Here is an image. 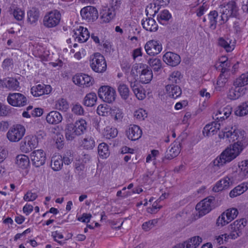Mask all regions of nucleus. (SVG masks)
<instances>
[{"mask_svg":"<svg viewBox=\"0 0 248 248\" xmlns=\"http://www.w3.org/2000/svg\"><path fill=\"white\" fill-rule=\"evenodd\" d=\"M115 16V12L113 7H104L100 11V19L102 23L110 22Z\"/></svg>","mask_w":248,"mask_h":248,"instance_id":"obj_27","label":"nucleus"},{"mask_svg":"<svg viewBox=\"0 0 248 248\" xmlns=\"http://www.w3.org/2000/svg\"><path fill=\"white\" fill-rule=\"evenodd\" d=\"M235 88L230 90L228 97L231 100H235L244 93V88L235 86Z\"/></svg>","mask_w":248,"mask_h":248,"instance_id":"obj_45","label":"nucleus"},{"mask_svg":"<svg viewBox=\"0 0 248 248\" xmlns=\"http://www.w3.org/2000/svg\"><path fill=\"white\" fill-rule=\"evenodd\" d=\"M80 15L82 18L88 22H93L98 17L97 9L91 6L83 8L80 11Z\"/></svg>","mask_w":248,"mask_h":248,"instance_id":"obj_18","label":"nucleus"},{"mask_svg":"<svg viewBox=\"0 0 248 248\" xmlns=\"http://www.w3.org/2000/svg\"><path fill=\"white\" fill-rule=\"evenodd\" d=\"M218 44L223 47L227 52L233 50L235 47V40L230 37H222L218 40Z\"/></svg>","mask_w":248,"mask_h":248,"instance_id":"obj_34","label":"nucleus"},{"mask_svg":"<svg viewBox=\"0 0 248 248\" xmlns=\"http://www.w3.org/2000/svg\"><path fill=\"white\" fill-rule=\"evenodd\" d=\"M25 127L21 124L12 126L6 134V138L11 142H17L22 140L26 133Z\"/></svg>","mask_w":248,"mask_h":248,"instance_id":"obj_5","label":"nucleus"},{"mask_svg":"<svg viewBox=\"0 0 248 248\" xmlns=\"http://www.w3.org/2000/svg\"><path fill=\"white\" fill-rule=\"evenodd\" d=\"M144 49L148 55L154 56L161 52L162 50V46L159 41L153 39L145 43Z\"/></svg>","mask_w":248,"mask_h":248,"instance_id":"obj_14","label":"nucleus"},{"mask_svg":"<svg viewBox=\"0 0 248 248\" xmlns=\"http://www.w3.org/2000/svg\"><path fill=\"white\" fill-rule=\"evenodd\" d=\"M28 21L32 25L36 24L39 17V11L35 8H32L27 13Z\"/></svg>","mask_w":248,"mask_h":248,"instance_id":"obj_41","label":"nucleus"},{"mask_svg":"<svg viewBox=\"0 0 248 248\" xmlns=\"http://www.w3.org/2000/svg\"><path fill=\"white\" fill-rule=\"evenodd\" d=\"M140 81L142 84H148L153 79L152 70L146 64H143L140 74Z\"/></svg>","mask_w":248,"mask_h":248,"instance_id":"obj_26","label":"nucleus"},{"mask_svg":"<svg viewBox=\"0 0 248 248\" xmlns=\"http://www.w3.org/2000/svg\"><path fill=\"white\" fill-rule=\"evenodd\" d=\"M160 7L154 1L153 3L149 4L146 8V14L151 16H155L159 11Z\"/></svg>","mask_w":248,"mask_h":248,"instance_id":"obj_57","label":"nucleus"},{"mask_svg":"<svg viewBox=\"0 0 248 248\" xmlns=\"http://www.w3.org/2000/svg\"><path fill=\"white\" fill-rule=\"evenodd\" d=\"M158 219L155 218L144 222L141 226L142 229L145 232H148L154 228L157 224Z\"/></svg>","mask_w":248,"mask_h":248,"instance_id":"obj_56","label":"nucleus"},{"mask_svg":"<svg viewBox=\"0 0 248 248\" xmlns=\"http://www.w3.org/2000/svg\"><path fill=\"white\" fill-rule=\"evenodd\" d=\"M62 128L60 129V126L58 125L52 129L53 139L55 142V146L58 149H62L64 144V140L62 131Z\"/></svg>","mask_w":248,"mask_h":248,"instance_id":"obj_21","label":"nucleus"},{"mask_svg":"<svg viewBox=\"0 0 248 248\" xmlns=\"http://www.w3.org/2000/svg\"><path fill=\"white\" fill-rule=\"evenodd\" d=\"M231 222V221L223 212L217 219L216 224L217 227L222 228L226 226Z\"/></svg>","mask_w":248,"mask_h":248,"instance_id":"obj_49","label":"nucleus"},{"mask_svg":"<svg viewBox=\"0 0 248 248\" xmlns=\"http://www.w3.org/2000/svg\"><path fill=\"white\" fill-rule=\"evenodd\" d=\"M160 201V200L158 199L154 202L152 204V207L148 208V212L150 214L156 213L162 207V206L159 204Z\"/></svg>","mask_w":248,"mask_h":248,"instance_id":"obj_64","label":"nucleus"},{"mask_svg":"<svg viewBox=\"0 0 248 248\" xmlns=\"http://www.w3.org/2000/svg\"><path fill=\"white\" fill-rule=\"evenodd\" d=\"M117 90L120 96L123 100H126L129 98L130 90L126 84L122 82L118 83Z\"/></svg>","mask_w":248,"mask_h":248,"instance_id":"obj_39","label":"nucleus"},{"mask_svg":"<svg viewBox=\"0 0 248 248\" xmlns=\"http://www.w3.org/2000/svg\"><path fill=\"white\" fill-rule=\"evenodd\" d=\"M228 81L227 78L223 74H221L217 78V81L215 85V89L217 91H221L225 86Z\"/></svg>","mask_w":248,"mask_h":248,"instance_id":"obj_55","label":"nucleus"},{"mask_svg":"<svg viewBox=\"0 0 248 248\" xmlns=\"http://www.w3.org/2000/svg\"><path fill=\"white\" fill-rule=\"evenodd\" d=\"M73 83L80 87H90L94 83L93 78L88 74L77 73L72 77Z\"/></svg>","mask_w":248,"mask_h":248,"instance_id":"obj_12","label":"nucleus"},{"mask_svg":"<svg viewBox=\"0 0 248 248\" xmlns=\"http://www.w3.org/2000/svg\"><path fill=\"white\" fill-rule=\"evenodd\" d=\"M143 65V63H140L138 64L136 63L133 65L130 75L128 78V81L129 78L131 79L135 78V79H137L136 78L138 77V74L140 75Z\"/></svg>","mask_w":248,"mask_h":248,"instance_id":"obj_52","label":"nucleus"},{"mask_svg":"<svg viewBox=\"0 0 248 248\" xmlns=\"http://www.w3.org/2000/svg\"><path fill=\"white\" fill-rule=\"evenodd\" d=\"M101 134L106 139L115 138L118 135V130L116 128L110 125H108L102 130Z\"/></svg>","mask_w":248,"mask_h":248,"instance_id":"obj_37","label":"nucleus"},{"mask_svg":"<svg viewBox=\"0 0 248 248\" xmlns=\"http://www.w3.org/2000/svg\"><path fill=\"white\" fill-rule=\"evenodd\" d=\"M229 125V124H228L223 126L222 124L221 125V124L217 122H213L206 124L204 126L202 133L205 137H210L216 134L219 130H220L219 131L220 132L222 128Z\"/></svg>","mask_w":248,"mask_h":248,"instance_id":"obj_20","label":"nucleus"},{"mask_svg":"<svg viewBox=\"0 0 248 248\" xmlns=\"http://www.w3.org/2000/svg\"><path fill=\"white\" fill-rule=\"evenodd\" d=\"M148 64L154 71H158L162 68L161 60L157 58H151L148 60Z\"/></svg>","mask_w":248,"mask_h":248,"instance_id":"obj_53","label":"nucleus"},{"mask_svg":"<svg viewBox=\"0 0 248 248\" xmlns=\"http://www.w3.org/2000/svg\"><path fill=\"white\" fill-rule=\"evenodd\" d=\"M15 164L19 170H26L30 165L29 157L24 154L18 155L16 157Z\"/></svg>","mask_w":248,"mask_h":248,"instance_id":"obj_29","label":"nucleus"},{"mask_svg":"<svg viewBox=\"0 0 248 248\" xmlns=\"http://www.w3.org/2000/svg\"><path fill=\"white\" fill-rule=\"evenodd\" d=\"M166 90L168 94L174 98L179 97L181 94V90L178 86L168 85L166 87Z\"/></svg>","mask_w":248,"mask_h":248,"instance_id":"obj_42","label":"nucleus"},{"mask_svg":"<svg viewBox=\"0 0 248 248\" xmlns=\"http://www.w3.org/2000/svg\"><path fill=\"white\" fill-rule=\"evenodd\" d=\"M181 145L179 141H174L170 144L167 151L166 157L171 159L177 156L180 153Z\"/></svg>","mask_w":248,"mask_h":248,"instance_id":"obj_30","label":"nucleus"},{"mask_svg":"<svg viewBox=\"0 0 248 248\" xmlns=\"http://www.w3.org/2000/svg\"><path fill=\"white\" fill-rule=\"evenodd\" d=\"M30 158L32 165L36 167L44 165L46 161V154L42 149H37L33 151L31 155Z\"/></svg>","mask_w":248,"mask_h":248,"instance_id":"obj_15","label":"nucleus"},{"mask_svg":"<svg viewBox=\"0 0 248 248\" xmlns=\"http://www.w3.org/2000/svg\"><path fill=\"white\" fill-rule=\"evenodd\" d=\"M127 138L131 140H139L142 135V131L140 127L136 124H131L125 131Z\"/></svg>","mask_w":248,"mask_h":248,"instance_id":"obj_22","label":"nucleus"},{"mask_svg":"<svg viewBox=\"0 0 248 248\" xmlns=\"http://www.w3.org/2000/svg\"><path fill=\"white\" fill-rule=\"evenodd\" d=\"M63 166L62 156L58 154H55L51 157L50 166L54 171L60 170Z\"/></svg>","mask_w":248,"mask_h":248,"instance_id":"obj_38","label":"nucleus"},{"mask_svg":"<svg viewBox=\"0 0 248 248\" xmlns=\"http://www.w3.org/2000/svg\"><path fill=\"white\" fill-rule=\"evenodd\" d=\"M223 212L231 221L237 217L239 213L238 210L234 207L228 208Z\"/></svg>","mask_w":248,"mask_h":248,"instance_id":"obj_59","label":"nucleus"},{"mask_svg":"<svg viewBox=\"0 0 248 248\" xmlns=\"http://www.w3.org/2000/svg\"><path fill=\"white\" fill-rule=\"evenodd\" d=\"M12 14L14 18L18 21L22 20L25 17V12L20 7H13L12 9Z\"/></svg>","mask_w":248,"mask_h":248,"instance_id":"obj_54","label":"nucleus"},{"mask_svg":"<svg viewBox=\"0 0 248 248\" xmlns=\"http://www.w3.org/2000/svg\"><path fill=\"white\" fill-rule=\"evenodd\" d=\"M171 17V15L167 10L160 12L157 15L158 21L161 24H164Z\"/></svg>","mask_w":248,"mask_h":248,"instance_id":"obj_50","label":"nucleus"},{"mask_svg":"<svg viewBox=\"0 0 248 248\" xmlns=\"http://www.w3.org/2000/svg\"><path fill=\"white\" fill-rule=\"evenodd\" d=\"M230 239H234L231 233H224L217 235L215 237L216 242L219 245L224 244L228 242Z\"/></svg>","mask_w":248,"mask_h":248,"instance_id":"obj_48","label":"nucleus"},{"mask_svg":"<svg viewBox=\"0 0 248 248\" xmlns=\"http://www.w3.org/2000/svg\"><path fill=\"white\" fill-rule=\"evenodd\" d=\"M236 177L232 174L228 175L217 182L213 186L212 190L218 192L229 189L233 185L237 183Z\"/></svg>","mask_w":248,"mask_h":248,"instance_id":"obj_7","label":"nucleus"},{"mask_svg":"<svg viewBox=\"0 0 248 248\" xmlns=\"http://www.w3.org/2000/svg\"><path fill=\"white\" fill-rule=\"evenodd\" d=\"M248 190V181L242 182L230 191L229 196L231 198H235L243 194Z\"/></svg>","mask_w":248,"mask_h":248,"instance_id":"obj_31","label":"nucleus"},{"mask_svg":"<svg viewBox=\"0 0 248 248\" xmlns=\"http://www.w3.org/2000/svg\"><path fill=\"white\" fill-rule=\"evenodd\" d=\"M111 107L107 104H100L96 108V113L100 116L107 117L109 116Z\"/></svg>","mask_w":248,"mask_h":248,"instance_id":"obj_47","label":"nucleus"},{"mask_svg":"<svg viewBox=\"0 0 248 248\" xmlns=\"http://www.w3.org/2000/svg\"><path fill=\"white\" fill-rule=\"evenodd\" d=\"M98 95L104 102L108 104L114 102L117 96L115 89L108 85L101 86L98 89Z\"/></svg>","mask_w":248,"mask_h":248,"instance_id":"obj_6","label":"nucleus"},{"mask_svg":"<svg viewBox=\"0 0 248 248\" xmlns=\"http://www.w3.org/2000/svg\"><path fill=\"white\" fill-rule=\"evenodd\" d=\"M62 114L57 110H51L46 116V123L50 125H58L63 121Z\"/></svg>","mask_w":248,"mask_h":248,"instance_id":"obj_25","label":"nucleus"},{"mask_svg":"<svg viewBox=\"0 0 248 248\" xmlns=\"http://www.w3.org/2000/svg\"><path fill=\"white\" fill-rule=\"evenodd\" d=\"M218 136L220 140L233 143L226 148L213 161V169L215 171L235 159L248 145V137L246 131L233 127L232 125H227L222 128Z\"/></svg>","mask_w":248,"mask_h":248,"instance_id":"obj_1","label":"nucleus"},{"mask_svg":"<svg viewBox=\"0 0 248 248\" xmlns=\"http://www.w3.org/2000/svg\"><path fill=\"white\" fill-rule=\"evenodd\" d=\"M71 53H73V57L77 60H80L84 57L86 55V51L84 48H81L78 51H75L74 49H72L70 50Z\"/></svg>","mask_w":248,"mask_h":248,"instance_id":"obj_62","label":"nucleus"},{"mask_svg":"<svg viewBox=\"0 0 248 248\" xmlns=\"http://www.w3.org/2000/svg\"><path fill=\"white\" fill-rule=\"evenodd\" d=\"M232 112V108L228 105L223 108H219L214 113V118L218 121H223L227 119Z\"/></svg>","mask_w":248,"mask_h":248,"instance_id":"obj_28","label":"nucleus"},{"mask_svg":"<svg viewBox=\"0 0 248 248\" xmlns=\"http://www.w3.org/2000/svg\"><path fill=\"white\" fill-rule=\"evenodd\" d=\"M143 28L147 31H155L158 29V25L153 18H147L143 19L141 22Z\"/></svg>","mask_w":248,"mask_h":248,"instance_id":"obj_36","label":"nucleus"},{"mask_svg":"<svg viewBox=\"0 0 248 248\" xmlns=\"http://www.w3.org/2000/svg\"><path fill=\"white\" fill-rule=\"evenodd\" d=\"M182 76L179 71H174L170 75L169 80L171 83H178L180 82Z\"/></svg>","mask_w":248,"mask_h":248,"instance_id":"obj_60","label":"nucleus"},{"mask_svg":"<svg viewBox=\"0 0 248 248\" xmlns=\"http://www.w3.org/2000/svg\"><path fill=\"white\" fill-rule=\"evenodd\" d=\"M45 136V134L42 131L27 135L19 143L20 150L25 154L31 152L38 146L39 142L42 141Z\"/></svg>","mask_w":248,"mask_h":248,"instance_id":"obj_2","label":"nucleus"},{"mask_svg":"<svg viewBox=\"0 0 248 248\" xmlns=\"http://www.w3.org/2000/svg\"><path fill=\"white\" fill-rule=\"evenodd\" d=\"M148 114L146 110L142 108H139L134 112V118L139 121H143L147 117Z\"/></svg>","mask_w":248,"mask_h":248,"instance_id":"obj_58","label":"nucleus"},{"mask_svg":"<svg viewBox=\"0 0 248 248\" xmlns=\"http://www.w3.org/2000/svg\"><path fill=\"white\" fill-rule=\"evenodd\" d=\"M89 37L90 33L88 29L82 26H79L73 31L72 37L76 42L84 43Z\"/></svg>","mask_w":248,"mask_h":248,"instance_id":"obj_19","label":"nucleus"},{"mask_svg":"<svg viewBox=\"0 0 248 248\" xmlns=\"http://www.w3.org/2000/svg\"><path fill=\"white\" fill-rule=\"evenodd\" d=\"M236 173L233 174L238 182L248 178V160H242L238 163Z\"/></svg>","mask_w":248,"mask_h":248,"instance_id":"obj_16","label":"nucleus"},{"mask_svg":"<svg viewBox=\"0 0 248 248\" xmlns=\"http://www.w3.org/2000/svg\"><path fill=\"white\" fill-rule=\"evenodd\" d=\"M214 198L212 197L206 198L200 202L196 206L198 212L195 219L199 218L209 213L212 209V204Z\"/></svg>","mask_w":248,"mask_h":248,"instance_id":"obj_9","label":"nucleus"},{"mask_svg":"<svg viewBox=\"0 0 248 248\" xmlns=\"http://www.w3.org/2000/svg\"><path fill=\"white\" fill-rule=\"evenodd\" d=\"M109 115L115 122L119 123L122 122L124 114L123 109L118 106H114L111 107Z\"/></svg>","mask_w":248,"mask_h":248,"instance_id":"obj_33","label":"nucleus"},{"mask_svg":"<svg viewBox=\"0 0 248 248\" xmlns=\"http://www.w3.org/2000/svg\"><path fill=\"white\" fill-rule=\"evenodd\" d=\"M159 155V152L157 150H152L151 151L150 154H149L146 158V162L147 163H150L151 162H153L154 164H155V161L156 158Z\"/></svg>","mask_w":248,"mask_h":248,"instance_id":"obj_63","label":"nucleus"},{"mask_svg":"<svg viewBox=\"0 0 248 248\" xmlns=\"http://www.w3.org/2000/svg\"><path fill=\"white\" fill-rule=\"evenodd\" d=\"M202 242V237L193 236L182 243L185 248H198Z\"/></svg>","mask_w":248,"mask_h":248,"instance_id":"obj_32","label":"nucleus"},{"mask_svg":"<svg viewBox=\"0 0 248 248\" xmlns=\"http://www.w3.org/2000/svg\"><path fill=\"white\" fill-rule=\"evenodd\" d=\"M81 145L86 149H92L95 146V141L92 136H86L82 140Z\"/></svg>","mask_w":248,"mask_h":248,"instance_id":"obj_51","label":"nucleus"},{"mask_svg":"<svg viewBox=\"0 0 248 248\" xmlns=\"http://www.w3.org/2000/svg\"><path fill=\"white\" fill-rule=\"evenodd\" d=\"M163 61L167 65L171 66H176L181 62L180 56L174 52L168 51L163 56Z\"/></svg>","mask_w":248,"mask_h":248,"instance_id":"obj_23","label":"nucleus"},{"mask_svg":"<svg viewBox=\"0 0 248 248\" xmlns=\"http://www.w3.org/2000/svg\"><path fill=\"white\" fill-rule=\"evenodd\" d=\"M129 82L136 98L139 100H142L145 99L146 96L145 90L137 80L135 78L131 79L129 78Z\"/></svg>","mask_w":248,"mask_h":248,"instance_id":"obj_17","label":"nucleus"},{"mask_svg":"<svg viewBox=\"0 0 248 248\" xmlns=\"http://www.w3.org/2000/svg\"><path fill=\"white\" fill-rule=\"evenodd\" d=\"M54 108L56 110L66 112L69 108V104L65 99L60 98L55 101Z\"/></svg>","mask_w":248,"mask_h":248,"instance_id":"obj_43","label":"nucleus"},{"mask_svg":"<svg viewBox=\"0 0 248 248\" xmlns=\"http://www.w3.org/2000/svg\"><path fill=\"white\" fill-rule=\"evenodd\" d=\"M61 19V14L57 10L49 11L43 17V25L47 28H52L57 26Z\"/></svg>","mask_w":248,"mask_h":248,"instance_id":"obj_8","label":"nucleus"},{"mask_svg":"<svg viewBox=\"0 0 248 248\" xmlns=\"http://www.w3.org/2000/svg\"><path fill=\"white\" fill-rule=\"evenodd\" d=\"M97 97L95 93H87L84 97L83 104L86 107H93L96 103Z\"/></svg>","mask_w":248,"mask_h":248,"instance_id":"obj_40","label":"nucleus"},{"mask_svg":"<svg viewBox=\"0 0 248 248\" xmlns=\"http://www.w3.org/2000/svg\"><path fill=\"white\" fill-rule=\"evenodd\" d=\"M90 67L95 72L102 73L107 70V65L104 57L99 53H95L90 57Z\"/></svg>","mask_w":248,"mask_h":248,"instance_id":"obj_4","label":"nucleus"},{"mask_svg":"<svg viewBox=\"0 0 248 248\" xmlns=\"http://www.w3.org/2000/svg\"><path fill=\"white\" fill-rule=\"evenodd\" d=\"M248 84V71L241 74L236 78L234 85L237 87H243Z\"/></svg>","mask_w":248,"mask_h":248,"instance_id":"obj_46","label":"nucleus"},{"mask_svg":"<svg viewBox=\"0 0 248 248\" xmlns=\"http://www.w3.org/2000/svg\"><path fill=\"white\" fill-rule=\"evenodd\" d=\"M51 90V87L49 85L38 84L31 88V92L34 97H38L44 94H48Z\"/></svg>","mask_w":248,"mask_h":248,"instance_id":"obj_24","label":"nucleus"},{"mask_svg":"<svg viewBox=\"0 0 248 248\" xmlns=\"http://www.w3.org/2000/svg\"><path fill=\"white\" fill-rule=\"evenodd\" d=\"M222 22L228 20L229 17H236L238 14V7L233 1H229L220 8Z\"/></svg>","mask_w":248,"mask_h":248,"instance_id":"obj_10","label":"nucleus"},{"mask_svg":"<svg viewBox=\"0 0 248 248\" xmlns=\"http://www.w3.org/2000/svg\"><path fill=\"white\" fill-rule=\"evenodd\" d=\"M86 121L80 118L73 124H68L65 128V136L67 140L72 141L77 136L83 134L87 130Z\"/></svg>","mask_w":248,"mask_h":248,"instance_id":"obj_3","label":"nucleus"},{"mask_svg":"<svg viewBox=\"0 0 248 248\" xmlns=\"http://www.w3.org/2000/svg\"><path fill=\"white\" fill-rule=\"evenodd\" d=\"M247 224V221L245 218L237 219L231 223L229 226L230 233L235 239L241 235L242 230Z\"/></svg>","mask_w":248,"mask_h":248,"instance_id":"obj_13","label":"nucleus"},{"mask_svg":"<svg viewBox=\"0 0 248 248\" xmlns=\"http://www.w3.org/2000/svg\"><path fill=\"white\" fill-rule=\"evenodd\" d=\"M98 153L100 158L102 159L107 158L110 155L108 145L104 142L99 144L98 146Z\"/></svg>","mask_w":248,"mask_h":248,"instance_id":"obj_44","label":"nucleus"},{"mask_svg":"<svg viewBox=\"0 0 248 248\" xmlns=\"http://www.w3.org/2000/svg\"><path fill=\"white\" fill-rule=\"evenodd\" d=\"M1 81V85L3 87L10 90L18 91L19 89V82L14 78H7L3 79Z\"/></svg>","mask_w":248,"mask_h":248,"instance_id":"obj_35","label":"nucleus"},{"mask_svg":"<svg viewBox=\"0 0 248 248\" xmlns=\"http://www.w3.org/2000/svg\"><path fill=\"white\" fill-rule=\"evenodd\" d=\"M217 16L218 14L216 11L211 12L208 15L210 27L212 29L216 28Z\"/></svg>","mask_w":248,"mask_h":248,"instance_id":"obj_61","label":"nucleus"},{"mask_svg":"<svg viewBox=\"0 0 248 248\" xmlns=\"http://www.w3.org/2000/svg\"><path fill=\"white\" fill-rule=\"evenodd\" d=\"M7 102L14 107L21 108L27 104L28 99L23 94L19 93H11L7 96Z\"/></svg>","mask_w":248,"mask_h":248,"instance_id":"obj_11","label":"nucleus"}]
</instances>
